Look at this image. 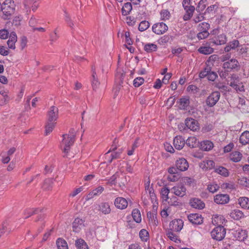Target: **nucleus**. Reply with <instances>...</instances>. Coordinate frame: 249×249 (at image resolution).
<instances>
[{
	"label": "nucleus",
	"mask_w": 249,
	"mask_h": 249,
	"mask_svg": "<svg viewBox=\"0 0 249 249\" xmlns=\"http://www.w3.org/2000/svg\"><path fill=\"white\" fill-rule=\"evenodd\" d=\"M58 117V109L54 107H51L47 114V122L45 127V134L48 135L53 129Z\"/></svg>",
	"instance_id": "nucleus-1"
},
{
	"label": "nucleus",
	"mask_w": 249,
	"mask_h": 249,
	"mask_svg": "<svg viewBox=\"0 0 249 249\" xmlns=\"http://www.w3.org/2000/svg\"><path fill=\"white\" fill-rule=\"evenodd\" d=\"M75 136V131L73 129H71L68 134L63 135L60 147L65 153H68L71 146L73 144Z\"/></svg>",
	"instance_id": "nucleus-2"
},
{
	"label": "nucleus",
	"mask_w": 249,
	"mask_h": 249,
	"mask_svg": "<svg viewBox=\"0 0 249 249\" xmlns=\"http://www.w3.org/2000/svg\"><path fill=\"white\" fill-rule=\"evenodd\" d=\"M2 11L3 14L7 16H11L14 13L15 4L13 0H5L2 5Z\"/></svg>",
	"instance_id": "nucleus-3"
},
{
	"label": "nucleus",
	"mask_w": 249,
	"mask_h": 249,
	"mask_svg": "<svg viewBox=\"0 0 249 249\" xmlns=\"http://www.w3.org/2000/svg\"><path fill=\"white\" fill-rule=\"evenodd\" d=\"M190 2L191 0H183L182 1V6L186 12L183 16V19L185 21L190 19L195 11V7L190 5Z\"/></svg>",
	"instance_id": "nucleus-4"
},
{
	"label": "nucleus",
	"mask_w": 249,
	"mask_h": 249,
	"mask_svg": "<svg viewBox=\"0 0 249 249\" xmlns=\"http://www.w3.org/2000/svg\"><path fill=\"white\" fill-rule=\"evenodd\" d=\"M226 234V230L223 226H218L211 231L212 238L218 241L222 240Z\"/></svg>",
	"instance_id": "nucleus-5"
},
{
	"label": "nucleus",
	"mask_w": 249,
	"mask_h": 249,
	"mask_svg": "<svg viewBox=\"0 0 249 249\" xmlns=\"http://www.w3.org/2000/svg\"><path fill=\"white\" fill-rule=\"evenodd\" d=\"M220 97V93L219 91L213 92L206 100L207 105L210 107L214 106L219 100Z\"/></svg>",
	"instance_id": "nucleus-6"
},
{
	"label": "nucleus",
	"mask_w": 249,
	"mask_h": 249,
	"mask_svg": "<svg viewBox=\"0 0 249 249\" xmlns=\"http://www.w3.org/2000/svg\"><path fill=\"white\" fill-rule=\"evenodd\" d=\"M168 26L163 22L157 23L152 26V31L157 35H161L168 30Z\"/></svg>",
	"instance_id": "nucleus-7"
},
{
	"label": "nucleus",
	"mask_w": 249,
	"mask_h": 249,
	"mask_svg": "<svg viewBox=\"0 0 249 249\" xmlns=\"http://www.w3.org/2000/svg\"><path fill=\"white\" fill-rule=\"evenodd\" d=\"M171 191L176 196L183 197L186 194V189L183 185L178 184L174 186L172 188Z\"/></svg>",
	"instance_id": "nucleus-8"
},
{
	"label": "nucleus",
	"mask_w": 249,
	"mask_h": 249,
	"mask_svg": "<svg viewBox=\"0 0 249 249\" xmlns=\"http://www.w3.org/2000/svg\"><path fill=\"white\" fill-rule=\"evenodd\" d=\"M229 201V196L227 194H217L214 197V201L218 204H225L228 203Z\"/></svg>",
	"instance_id": "nucleus-9"
},
{
	"label": "nucleus",
	"mask_w": 249,
	"mask_h": 249,
	"mask_svg": "<svg viewBox=\"0 0 249 249\" xmlns=\"http://www.w3.org/2000/svg\"><path fill=\"white\" fill-rule=\"evenodd\" d=\"M145 190L147 194H148L149 197L152 203L157 201V197L154 193V189L152 186H150V180L148 178V181L145 184Z\"/></svg>",
	"instance_id": "nucleus-10"
},
{
	"label": "nucleus",
	"mask_w": 249,
	"mask_h": 249,
	"mask_svg": "<svg viewBox=\"0 0 249 249\" xmlns=\"http://www.w3.org/2000/svg\"><path fill=\"white\" fill-rule=\"evenodd\" d=\"M186 127L193 131H196L199 129L197 122L192 118H187L185 121Z\"/></svg>",
	"instance_id": "nucleus-11"
},
{
	"label": "nucleus",
	"mask_w": 249,
	"mask_h": 249,
	"mask_svg": "<svg viewBox=\"0 0 249 249\" xmlns=\"http://www.w3.org/2000/svg\"><path fill=\"white\" fill-rule=\"evenodd\" d=\"M114 203L115 207L120 210H124L125 209L128 205L127 201L126 199L122 197H118L116 198Z\"/></svg>",
	"instance_id": "nucleus-12"
},
{
	"label": "nucleus",
	"mask_w": 249,
	"mask_h": 249,
	"mask_svg": "<svg viewBox=\"0 0 249 249\" xmlns=\"http://www.w3.org/2000/svg\"><path fill=\"white\" fill-rule=\"evenodd\" d=\"M227 37L224 34H222L217 37L210 39V42L215 45H221L224 44L227 42Z\"/></svg>",
	"instance_id": "nucleus-13"
},
{
	"label": "nucleus",
	"mask_w": 249,
	"mask_h": 249,
	"mask_svg": "<svg viewBox=\"0 0 249 249\" xmlns=\"http://www.w3.org/2000/svg\"><path fill=\"white\" fill-rule=\"evenodd\" d=\"M189 220L193 224L200 225L203 223V218L198 213H191L188 216Z\"/></svg>",
	"instance_id": "nucleus-14"
},
{
	"label": "nucleus",
	"mask_w": 249,
	"mask_h": 249,
	"mask_svg": "<svg viewBox=\"0 0 249 249\" xmlns=\"http://www.w3.org/2000/svg\"><path fill=\"white\" fill-rule=\"evenodd\" d=\"M84 220L80 218H76L72 223L73 231L78 232L84 227Z\"/></svg>",
	"instance_id": "nucleus-15"
},
{
	"label": "nucleus",
	"mask_w": 249,
	"mask_h": 249,
	"mask_svg": "<svg viewBox=\"0 0 249 249\" xmlns=\"http://www.w3.org/2000/svg\"><path fill=\"white\" fill-rule=\"evenodd\" d=\"M190 205L195 209H202L205 207V203L198 198H193L190 200Z\"/></svg>",
	"instance_id": "nucleus-16"
},
{
	"label": "nucleus",
	"mask_w": 249,
	"mask_h": 249,
	"mask_svg": "<svg viewBox=\"0 0 249 249\" xmlns=\"http://www.w3.org/2000/svg\"><path fill=\"white\" fill-rule=\"evenodd\" d=\"M17 41V36L15 32H12L10 33L9 39L7 41L8 48L12 50L16 49L15 44Z\"/></svg>",
	"instance_id": "nucleus-17"
},
{
	"label": "nucleus",
	"mask_w": 249,
	"mask_h": 249,
	"mask_svg": "<svg viewBox=\"0 0 249 249\" xmlns=\"http://www.w3.org/2000/svg\"><path fill=\"white\" fill-rule=\"evenodd\" d=\"M98 210L104 214H108L111 212V208L108 202H102L98 205Z\"/></svg>",
	"instance_id": "nucleus-18"
},
{
	"label": "nucleus",
	"mask_w": 249,
	"mask_h": 249,
	"mask_svg": "<svg viewBox=\"0 0 249 249\" xmlns=\"http://www.w3.org/2000/svg\"><path fill=\"white\" fill-rule=\"evenodd\" d=\"M238 62L235 59H231L223 63V67L227 71L235 69L238 67Z\"/></svg>",
	"instance_id": "nucleus-19"
},
{
	"label": "nucleus",
	"mask_w": 249,
	"mask_h": 249,
	"mask_svg": "<svg viewBox=\"0 0 249 249\" xmlns=\"http://www.w3.org/2000/svg\"><path fill=\"white\" fill-rule=\"evenodd\" d=\"M176 166L180 171H184L188 168L189 164L186 160L182 158L177 160Z\"/></svg>",
	"instance_id": "nucleus-20"
},
{
	"label": "nucleus",
	"mask_w": 249,
	"mask_h": 249,
	"mask_svg": "<svg viewBox=\"0 0 249 249\" xmlns=\"http://www.w3.org/2000/svg\"><path fill=\"white\" fill-rule=\"evenodd\" d=\"M173 143L175 148L180 150L184 147L185 140L182 136H177L174 138Z\"/></svg>",
	"instance_id": "nucleus-21"
},
{
	"label": "nucleus",
	"mask_w": 249,
	"mask_h": 249,
	"mask_svg": "<svg viewBox=\"0 0 249 249\" xmlns=\"http://www.w3.org/2000/svg\"><path fill=\"white\" fill-rule=\"evenodd\" d=\"M104 190V188L102 186H99L98 187L90 192L86 196V200H89L94 197L95 196H99Z\"/></svg>",
	"instance_id": "nucleus-22"
},
{
	"label": "nucleus",
	"mask_w": 249,
	"mask_h": 249,
	"mask_svg": "<svg viewBox=\"0 0 249 249\" xmlns=\"http://www.w3.org/2000/svg\"><path fill=\"white\" fill-rule=\"evenodd\" d=\"M170 226L171 227L172 230L176 231H179L183 228V222L181 219L175 220L172 221Z\"/></svg>",
	"instance_id": "nucleus-23"
},
{
	"label": "nucleus",
	"mask_w": 249,
	"mask_h": 249,
	"mask_svg": "<svg viewBox=\"0 0 249 249\" xmlns=\"http://www.w3.org/2000/svg\"><path fill=\"white\" fill-rule=\"evenodd\" d=\"M178 106L180 109L185 110L190 104V99L188 96H183L181 97L178 102Z\"/></svg>",
	"instance_id": "nucleus-24"
},
{
	"label": "nucleus",
	"mask_w": 249,
	"mask_h": 249,
	"mask_svg": "<svg viewBox=\"0 0 249 249\" xmlns=\"http://www.w3.org/2000/svg\"><path fill=\"white\" fill-rule=\"evenodd\" d=\"M212 71V67L209 65V62H206L205 63V67L202 71H201L199 74V77L200 78H204L207 77L209 73Z\"/></svg>",
	"instance_id": "nucleus-25"
},
{
	"label": "nucleus",
	"mask_w": 249,
	"mask_h": 249,
	"mask_svg": "<svg viewBox=\"0 0 249 249\" xmlns=\"http://www.w3.org/2000/svg\"><path fill=\"white\" fill-rule=\"evenodd\" d=\"M214 166V162L213 160H206L201 162L200 164V167L205 170H210L213 169Z\"/></svg>",
	"instance_id": "nucleus-26"
},
{
	"label": "nucleus",
	"mask_w": 249,
	"mask_h": 249,
	"mask_svg": "<svg viewBox=\"0 0 249 249\" xmlns=\"http://www.w3.org/2000/svg\"><path fill=\"white\" fill-rule=\"evenodd\" d=\"M234 236L239 241H244L247 237V233L245 230L239 229L236 231Z\"/></svg>",
	"instance_id": "nucleus-27"
},
{
	"label": "nucleus",
	"mask_w": 249,
	"mask_h": 249,
	"mask_svg": "<svg viewBox=\"0 0 249 249\" xmlns=\"http://www.w3.org/2000/svg\"><path fill=\"white\" fill-rule=\"evenodd\" d=\"M213 147V143L208 140L204 141L200 143V148L204 151H210Z\"/></svg>",
	"instance_id": "nucleus-28"
},
{
	"label": "nucleus",
	"mask_w": 249,
	"mask_h": 249,
	"mask_svg": "<svg viewBox=\"0 0 249 249\" xmlns=\"http://www.w3.org/2000/svg\"><path fill=\"white\" fill-rule=\"evenodd\" d=\"M230 216L234 220H240L244 217V214L241 211L235 209L231 212Z\"/></svg>",
	"instance_id": "nucleus-29"
},
{
	"label": "nucleus",
	"mask_w": 249,
	"mask_h": 249,
	"mask_svg": "<svg viewBox=\"0 0 249 249\" xmlns=\"http://www.w3.org/2000/svg\"><path fill=\"white\" fill-rule=\"evenodd\" d=\"M91 71H92L91 84H92L93 89H95L98 87V86L100 84V83L98 81V80L96 77V72H95V68L92 67Z\"/></svg>",
	"instance_id": "nucleus-30"
},
{
	"label": "nucleus",
	"mask_w": 249,
	"mask_h": 249,
	"mask_svg": "<svg viewBox=\"0 0 249 249\" xmlns=\"http://www.w3.org/2000/svg\"><path fill=\"white\" fill-rule=\"evenodd\" d=\"M147 217L148 218L149 223L152 224L154 226L158 225V221L157 219L156 214L155 213L148 212L147 213Z\"/></svg>",
	"instance_id": "nucleus-31"
},
{
	"label": "nucleus",
	"mask_w": 249,
	"mask_h": 249,
	"mask_svg": "<svg viewBox=\"0 0 249 249\" xmlns=\"http://www.w3.org/2000/svg\"><path fill=\"white\" fill-rule=\"evenodd\" d=\"M238 203L242 208L249 209V198L247 197H240L238 199Z\"/></svg>",
	"instance_id": "nucleus-32"
},
{
	"label": "nucleus",
	"mask_w": 249,
	"mask_h": 249,
	"mask_svg": "<svg viewBox=\"0 0 249 249\" xmlns=\"http://www.w3.org/2000/svg\"><path fill=\"white\" fill-rule=\"evenodd\" d=\"M186 143L190 147L195 148L197 147L198 142L196 137H190L187 139Z\"/></svg>",
	"instance_id": "nucleus-33"
},
{
	"label": "nucleus",
	"mask_w": 249,
	"mask_h": 249,
	"mask_svg": "<svg viewBox=\"0 0 249 249\" xmlns=\"http://www.w3.org/2000/svg\"><path fill=\"white\" fill-rule=\"evenodd\" d=\"M242 158V154L238 151L233 152L230 155V160L235 162L240 161Z\"/></svg>",
	"instance_id": "nucleus-34"
},
{
	"label": "nucleus",
	"mask_w": 249,
	"mask_h": 249,
	"mask_svg": "<svg viewBox=\"0 0 249 249\" xmlns=\"http://www.w3.org/2000/svg\"><path fill=\"white\" fill-rule=\"evenodd\" d=\"M158 46L156 44L148 43L144 46V50L148 53H152L157 51Z\"/></svg>",
	"instance_id": "nucleus-35"
},
{
	"label": "nucleus",
	"mask_w": 249,
	"mask_h": 249,
	"mask_svg": "<svg viewBox=\"0 0 249 249\" xmlns=\"http://www.w3.org/2000/svg\"><path fill=\"white\" fill-rule=\"evenodd\" d=\"M239 142L242 145H246L249 142V131L242 133L239 138Z\"/></svg>",
	"instance_id": "nucleus-36"
},
{
	"label": "nucleus",
	"mask_w": 249,
	"mask_h": 249,
	"mask_svg": "<svg viewBox=\"0 0 249 249\" xmlns=\"http://www.w3.org/2000/svg\"><path fill=\"white\" fill-rule=\"evenodd\" d=\"M132 216L133 220L138 223H139L142 221V216L141 212L138 209H134L132 212Z\"/></svg>",
	"instance_id": "nucleus-37"
},
{
	"label": "nucleus",
	"mask_w": 249,
	"mask_h": 249,
	"mask_svg": "<svg viewBox=\"0 0 249 249\" xmlns=\"http://www.w3.org/2000/svg\"><path fill=\"white\" fill-rule=\"evenodd\" d=\"M215 173L223 176L225 177H228L229 175V172L227 169L223 166H218L214 169Z\"/></svg>",
	"instance_id": "nucleus-38"
},
{
	"label": "nucleus",
	"mask_w": 249,
	"mask_h": 249,
	"mask_svg": "<svg viewBox=\"0 0 249 249\" xmlns=\"http://www.w3.org/2000/svg\"><path fill=\"white\" fill-rule=\"evenodd\" d=\"M56 244L58 249H68L67 242L62 238H59L57 239Z\"/></svg>",
	"instance_id": "nucleus-39"
},
{
	"label": "nucleus",
	"mask_w": 249,
	"mask_h": 249,
	"mask_svg": "<svg viewBox=\"0 0 249 249\" xmlns=\"http://www.w3.org/2000/svg\"><path fill=\"white\" fill-rule=\"evenodd\" d=\"M198 51L200 53L207 55L213 53V49L210 46H201L198 49Z\"/></svg>",
	"instance_id": "nucleus-40"
},
{
	"label": "nucleus",
	"mask_w": 249,
	"mask_h": 249,
	"mask_svg": "<svg viewBox=\"0 0 249 249\" xmlns=\"http://www.w3.org/2000/svg\"><path fill=\"white\" fill-rule=\"evenodd\" d=\"M75 246L77 249H89L86 242L82 239H78L75 241Z\"/></svg>",
	"instance_id": "nucleus-41"
},
{
	"label": "nucleus",
	"mask_w": 249,
	"mask_h": 249,
	"mask_svg": "<svg viewBox=\"0 0 249 249\" xmlns=\"http://www.w3.org/2000/svg\"><path fill=\"white\" fill-rule=\"evenodd\" d=\"M132 9V6L130 2L125 3L122 8V13L124 16L127 15L129 14Z\"/></svg>",
	"instance_id": "nucleus-42"
},
{
	"label": "nucleus",
	"mask_w": 249,
	"mask_h": 249,
	"mask_svg": "<svg viewBox=\"0 0 249 249\" xmlns=\"http://www.w3.org/2000/svg\"><path fill=\"white\" fill-rule=\"evenodd\" d=\"M139 236L142 241L146 242L149 239V233L145 229H142L140 231Z\"/></svg>",
	"instance_id": "nucleus-43"
},
{
	"label": "nucleus",
	"mask_w": 249,
	"mask_h": 249,
	"mask_svg": "<svg viewBox=\"0 0 249 249\" xmlns=\"http://www.w3.org/2000/svg\"><path fill=\"white\" fill-rule=\"evenodd\" d=\"M238 183L243 187L249 188V178L246 177H241L238 179Z\"/></svg>",
	"instance_id": "nucleus-44"
},
{
	"label": "nucleus",
	"mask_w": 249,
	"mask_h": 249,
	"mask_svg": "<svg viewBox=\"0 0 249 249\" xmlns=\"http://www.w3.org/2000/svg\"><path fill=\"white\" fill-rule=\"evenodd\" d=\"M210 28V25L208 23L203 22L198 25L197 30L199 31L208 32V31Z\"/></svg>",
	"instance_id": "nucleus-45"
},
{
	"label": "nucleus",
	"mask_w": 249,
	"mask_h": 249,
	"mask_svg": "<svg viewBox=\"0 0 249 249\" xmlns=\"http://www.w3.org/2000/svg\"><path fill=\"white\" fill-rule=\"evenodd\" d=\"M170 190L167 187H164L161 188L160 191V194L162 196L163 200L164 201H167L168 199V194Z\"/></svg>",
	"instance_id": "nucleus-46"
},
{
	"label": "nucleus",
	"mask_w": 249,
	"mask_h": 249,
	"mask_svg": "<svg viewBox=\"0 0 249 249\" xmlns=\"http://www.w3.org/2000/svg\"><path fill=\"white\" fill-rule=\"evenodd\" d=\"M149 23L148 21L144 20L141 22L139 26V30L141 32L145 31L149 27Z\"/></svg>",
	"instance_id": "nucleus-47"
},
{
	"label": "nucleus",
	"mask_w": 249,
	"mask_h": 249,
	"mask_svg": "<svg viewBox=\"0 0 249 249\" xmlns=\"http://www.w3.org/2000/svg\"><path fill=\"white\" fill-rule=\"evenodd\" d=\"M8 91L4 90H1L0 91V94L3 97V100L5 104L8 103L11 99L10 97L8 94Z\"/></svg>",
	"instance_id": "nucleus-48"
},
{
	"label": "nucleus",
	"mask_w": 249,
	"mask_h": 249,
	"mask_svg": "<svg viewBox=\"0 0 249 249\" xmlns=\"http://www.w3.org/2000/svg\"><path fill=\"white\" fill-rule=\"evenodd\" d=\"M118 177V175L117 174H114L109 179H106L107 180V184L109 185H115L116 184V180Z\"/></svg>",
	"instance_id": "nucleus-49"
},
{
	"label": "nucleus",
	"mask_w": 249,
	"mask_h": 249,
	"mask_svg": "<svg viewBox=\"0 0 249 249\" xmlns=\"http://www.w3.org/2000/svg\"><path fill=\"white\" fill-rule=\"evenodd\" d=\"M38 210L34 209H28L25 211V218H27L34 213H38Z\"/></svg>",
	"instance_id": "nucleus-50"
},
{
	"label": "nucleus",
	"mask_w": 249,
	"mask_h": 249,
	"mask_svg": "<svg viewBox=\"0 0 249 249\" xmlns=\"http://www.w3.org/2000/svg\"><path fill=\"white\" fill-rule=\"evenodd\" d=\"M144 81L142 77H137L133 81V85L135 87H139L143 83Z\"/></svg>",
	"instance_id": "nucleus-51"
},
{
	"label": "nucleus",
	"mask_w": 249,
	"mask_h": 249,
	"mask_svg": "<svg viewBox=\"0 0 249 249\" xmlns=\"http://www.w3.org/2000/svg\"><path fill=\"white\" fill-rule=\"evenodd\" d=\"M219 188V186L215 183L209 184L208 186V190L211 193H214L216 192Z\"/></svg>",
	"instance_id": "nucleus-52"
},
{
	"label": "nucleus",
	"mask_w": 249,
	"mask_h": 249,
	"mask_svg": "<svg viewBox=\"0 0 249 249\" xmlns=\"http://www.w3.org/2000/svg\"><path fill=\"white\" fill-rule=\"evenodd\" d=\"M161 18L162 20H165L169 18L170 15L167 10H163L160 12Z\"/></svg>",
	"instance_id": "nucleus-53"
},
{
	"label": "nucleus",
	"mask_w": 249,
	"mask_h": 249,
	"mask_svg": "<svg viewBox=\"0 0 249 249\" xmlns=\"http://www.w3.org/2000/svg\"><path fill=\"white\" fill-rule=\"evenodd\" d=\"M65 14V19L66 21L68 24L69 26L72 29L74 27V23L72 22V21L70 18L68 14L65 11H64Z\"/></svg>",
	"instance_id": "nucleus-54"
},
{
	"label": "nucleus",
	"mask_w": 249,
	"mask_h": 249,
	"mask_svg": "<svg viewBox=\"0 0 249 249\" xmlns=\"http://www.w3.org/2000/svg\"><path fill=\"white\" fill-rule=\"evenodd\" d=\"M209 35V33L208 32L199 31L197 35V37L199 40H200L207 37Z\"/></svg>",
	"instance_id": "nucleus-55"
},
{
	"label": "nucleus",
	"mask_w": 249,
	"mask_h": 249,
	"mask_svg": "<svg viewBox=\"0 0 249 249\" xmlns=\"http://www.w3.org/2000/svg\"><path fill=\"white\" fill-rule=\"evenodd\" d=\"M166 235L171 240L173 241L174 242H176V240L178 239L176 234H175L172 231H169L167 232Z\"/></svg>",
	"instance_id": "nucleus-56"
},
{
	"label": "nucleus",
	"mask_w": 249,
	"mask_h": 249,
	"mask_svg": "<svg viewBox=\"0 0 249 249\" xmlns=\"http://www.w3.org/2000/svg\"><path fill=\"white\" fill-rule=\"evenodd\" d=\"M36 0H25L24 1V6L27 10L30 9L31 6Z\"/></svg>",
	"instance_id": "nucleus-57"
},
{
	"label": "nucleus",
	"mask_w": 249,
	"mask_h": 249,
	"mask_svg": "<svg viewBox=\"0 0 249 249\" xmlns=\"http://www.w3.org/2000/svg\"><path fill=\"white\" fill-rule=\"evenodd\" d=\"M164 148L165 150L171 153H173L174 152V149L171 144L168 142H165L164 144Z\"/></svg>",
	"instance_id": "nucleus-58"
},
{
	"label": "nucleus",
	"mask_w": 249,
	"mask_h": 249,
	"mask_svg": "<svg viewBox=\"0 0 249 249\" xmlns=\"http://www.w3.org/2000/svg\"><path fill=\"white\" fill-rule=\"evenodd\" d=\"M217 76V74L216 72L211 71L207 78L209 81H214Z\"/></svg>",
	"instance_id": "nucleus-59"
},
{
	"label": "nucleus",
	"mask_w": 249,
	"mask_h": 249,
	"mask_svg": "<svg viewBox=\"0 0 249 249\" xmlns=\"http://www.w3.org/2000/svg\"><path fill=\"white\" fill-rule=\"evenodd\" d=\"M123 74H117L115 76V83L119 85H121L123 83Z\"/></svg>",
	"instance_id": "nucleus-60"
},
{
	"label": "nucleus",
	"mask_w": 249,
	"mask_h": 249,
	"mask_svg": "<svg viewBox=\"0 0 249 249\" xmlns=\"http://www.w3.org/2000/svg\"><path fill=\"white\" fill-rule=\"evenodd\" d=\"M9 32L7 30L2 29L0 30V38L5 39L8 37Z\"/></svg>",
	"instance_id": "nucleus-61"
},
{
	"label": "nucleus",
	"mask_w": 249,
	"mask_h": 249,
	"mask_svg": "<svg viewBox=\"0 0 249 249\" xmlns=\"http://www.w3.org/2000/svg\"><path fill=\"white\" fill-rule=\"evenodd\" d=\"M122 153L121 150L114 152L111 154V158L109 160V162H111L113 159H116L120 158V155Z\"/></svg>",
	"instance_id": "nucleus-62"
},
{
	"label": "nucleus",
	"mask_w": 249,
	"mask_h": 249,
	"mask_svg": "<svg viewBox=\"0 0 249 249\" xmlns=\"http://www.w3.org/2000/svg\"><path fill=\"white\" fill-rule=\"evenodd\" d=\"M27 43V38L25 36H22L20 39V47L21 50H23L26 46Z\"/></svg>",
	"instance_id": "nucleus-63"
},
{
	"label": "nucleus",
	"mask_w": 249,
	"mask_h": 249,
	"mask_svg": "<svg viewBox=\"0 0 249 249\" xmlns=\"http://www.w3.org/2000/svg\"><path fill=\"white\" fill-rule=\"evenodd\" d=\"M9 52L7 48L3 46H0V54L3 56L8 55Z\"/></svg>",
	"instance_id": "nucleus-64"
}]
</instances>
